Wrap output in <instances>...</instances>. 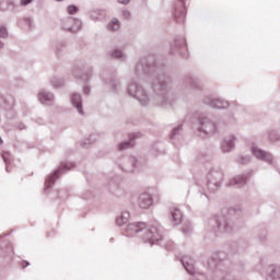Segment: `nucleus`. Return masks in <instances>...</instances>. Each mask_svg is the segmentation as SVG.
<instances>
[{"label":"nucleus","mask_w":280,"mask_h":280,"mask_svg":"<svg viewBox=\"0 0 280 280\" xmlns=\"http://www.w3.org/2000/svg\"><path fill=\"white\" fill-rule=\"evenodd\" d=\"M138 205L141 209H150L152 207V196L148 192H143L138 198Z\"/></svg>","instance_id":"f257e3e1"},{"label":"nucleus","mask_w":280,"mask_h":280,"mask_svg":"<svg viewBox=\"0 0 280 280\" xmlns=\"http://www.w3.org/2000/svg\"><path fill=\"white\" fill-rule=\"evenodd\" d=\"M145 226V223H132L127 226L125 235L127 237H132L139 233V231H143V228Z\"/></svg>","instance_id":"f03ea898"},{"label":"nucleus","mask_w":280,"mask_h":280,"mask_svg":"<svg viewBox=\"0 0 280 280\" xmlns=\"http://www.w3.org/2000/svg\"><path fill=\"white\" fill-rule=\"evenodd\" d=\"M145 240L150 244H154L155 242H159L161 240V234L159 233V230L156 228L149 229L145 234Z\"/></svg>","instance_id":"7ed1b4c3"},{"label":"nucleus","mask_w":280,"mask_h":280,"mask_svg":"<svg viewBox=\"0 0 280 280\" xmlns=\"http://www.w3.org/2000/svg\"><path fill=\"white\" fill-rule=\"evenodd\" d=\"M72 104L75 106L80 115H82V97L80 94L72 95Z\"/></svg>","instance_id":"20e7f679"},{"label":"nucleus","mask_w":280,"mask_h":280,"mask_svg":"<svg viewBox=\"0 0 280 280\" xmlns=\"http://www.w3.org/2000/svg\"><path fill=\"white\" fill-rule=\"evenodd\" d=\"M52 98L54 96H51V94H47L45 92H40L38 94V100L39 102H42V104H46V102H51Z\"/></svg>","instance_id":"39448f33"},{"label":"nucleus","mask_w":280,"mask_h":280,"mask_svg":"<svg viewBox=\"0 0 280 280\" xmlns=\"http://www.w3.org/2000/svg\"><path fill=\"white\" fill-rule=\"evenodd\" d=\"M172 215H173V220H174L175 224H178V222H180L183 220V213H180V210H178V209H175L172 212Z\"/></svg>","instance_id":"423d86ee"},{"label":"nucleus","mask_w":280,"mask_h":280,"mask_svg":"<svg viewBox=\"0 0 280 280\" xmlns=\"http://www.w3.org/2000/svg\"><path fill=\"white\" fill-rule=\"evenodd\" d=\"M252 152L257 159H266V156H268V154L260 149H253Z\"/></svg>","instance_id":"0eeeda50"},{"label":"nucleus","mask_w":280,"mask_h":280,"mask_svg":"<svg viewBox=\"0 0 280 280\" xmlns=\"http://www.w3.org/2000/svg\"><path fill=\"white\" fill-rule=\"evenodd\" d=\"M2 159L7 165V172H10V152H2Z\"/></svg>","instance_id":"6e6552de"},{"label":"nucleus","mask_w":280,"mask_h":280,"mask_svg":"<svg viewBox=\"0 0 280 280\" xmlns=\"http://www.w3.org/2000/svg\"><path fill=\"white\" fill-rule=\"evenodd\" d=\"M108 28L112 32H117V30H119V21L118 20H112V22L109 23Z\"/></svg>","instance_id":"1a4fd4ad"},{"label":"nucleus","mask_w":280,"mask_h":280,"mask_svg":"<svg viewBox=\"0 0 280 280\" xmlns=\"http://www.w3.org/2000/svg\"><path fill=\"white\" fill-rule=\"evenodd\" d=\"M10 5H12V4L7 0L0 1V10L2 12H5V10H8V8H10Z\"/></svg>","instance_id":"9d476101"},{"label":"nucleus","mask_w":280,"mask_h":280,"mask_svg":"<svg viewBox=\"0 0 280 280\" xmlns=\"http://www.w3.org/2000/svg\"><path fill=\"white\" fill-rule=\"evenodd\" d=\"M212 106H214V108H226V103L222 104L220 100H214Z\"/></svg>","instance_id":"9b49d317"},{"label":"nucleus","mask_w":280,"mask_h":280,"mask_svg":"<svg viewBox=\"0 0 280 280\" xmlns=\"http://www.w3.org/2000/svg\"><path fill=\"white\" fill-rule=\"evenodd\" d=\"M211 128H214V127H213V124H211V122H208V124H206V125H202V130H203L205 132H207V135H209L210 132H212Z\"/></svg>","instance_id":"f8f14e48"},{"label":"nucleus","mask_w":280,"mask_h":280,"mask_svg":"<svg viewBox=\"0 0 280 280\" xmlns=\"http://www.w3.org/2000/svg\"><path fill=\"white\" fill-rule=\"evenodd\" d=\"M128 148H132V144H130V142H124L118 145L119 150H126Z\"/></svg>","instance_id":"ddd939ff"},{"label":"nucleus","mask_w":280,"mask_h":280,"mask_svg":"<svg viewBox=\"0 0 280 280\" xmlns=\"http://www.w3.org/2000/svg\"><path fill=\"white\" fill-rule=\"evenodd\" d=\"M75 12H78V7H75V5H69L68 7V13L69 14H75Z\"/></svg>","instance_id":"4468645a"},{"label":"nucleus","mask_w":280,"mask_h":280,"mask_svg":"<svg viewBox=\"0 0 280 280\" xmlns=\"http://www.w3.org/2000/svg\"><path fill=\"white\" fill-rule=\"evenodd\" d=\"M5 36H8V30L0 27V38H5Z\"/></svg>","instance_id":"2eb2a0df"},{"label":"nucleus","mask_w":280,"mask_h":280,"mask_svg":"<svg viewBox=\"0 0 280 280\" xmlns=\"http://www.w3.org/2000/svg\"><path fill=\"white\" fill-rule=\"evenodd\" d=\"M226 145H228L229 148H233V143H231V142H224V143H223V150H224L225 152H229V149H224V148H226Z\"/></svg>","instance_id":"dca6fc26"},{"label":"nucleus","mask_w":280,"mask_h":280,"mask_svg":"<svg viewBox=\"0 0 280 280\" xmlns=\"http://www.w3.org/2000/svg\"><path fill=\"white\" fill-rule=\"evenodd\" d=\"M118 226H121V224H124V217H118L116 220Z\"/></svg>","instance_id":"f3484780"},{"label":"nucleus","mask_w":280,"mask_h":280,"mask_svg":"<svg viewBox=\"0 0 280 280\" xmlns=\"http://www.w3.org/2000/svg\"><path fill=\"white\" fill-rule=\"evenodd\" d=\"M114 58H121V50L114 51Z\"/></svg>","instance_id":"a211bd4d"},{"label":"nucleus","mask_w":280,"mask_h":280,"mask_svg":"<svg viewBox=\"0 0 280 280\" xmlns=\"http://www.w3.org/2000/svg\"><path fill=\"white\" fill-rule=\"evenodd\" d=\"M32 3V0H21V5H30Z\"/></svg>","instance_id":"6ab92c4d"},{"label":"nucleus","mask_w":280,"mask_h":280,"mask_svg":"<svg viewBox=\"0 0 280 280\" xmlns=\"http://www.w3.org/2000/svg\"><path fill=\"white\" fill-rule=\"evenodd\" d=\"M56 176H58V172L52 177L49 178L48 183H54V178H56Z\"/></svg>","instance_id":"aec40b11"},{"label":"nucleus","mask_w":280,"mask_h":280,"mask_svg":"<svg viewBox=\"0 0 280 280\" xmlns=\"http://www.w3.org/2000/svg\"><path fill=\"white\" fill-rule=\"evenodd\" d=\"M119 3H124L126 5V3H129L130 0H118Z\"/></svg>","instance_id":"412c9836"},{"label":"nucleus","mask_w":280,"mask_h":280,"mask_svg":"<svg viewBox=\"0 0 280 280\" xmlns=\"http://www.w3.org/2000/svg\"><path fill=\"white\" fill-rule=\"evenodd\" d=\"M126 14H127V15H130V13H129V12H125V13H124V15H125V16H126Z\"/></svg>","instance_id":"4be33fe9"},{"label":"nucleus","mask_w":280,"mask_h":280,"mask_svg":"<svg viewBox=\"0 0 280 280\" xmlns=\"http://www.w3.org/2000/svg\"><path fill=\"white\" fill-rule=\"evenodd\" d=\"M182 19H183V20L185 19V13H182Z\"/></svg>","instance_id":"5701e85b"},{"label":"nucleus","mask_w":280,"mask_h":280,"mask_svg":"<svg viewBox=\"0 0 280 280\" xmlns=\"http://www.w3.org/2000/svg\"><path fill=\"white\" fill-rule=\"evenodd\" d=\"M1 47H3V44L0 43V49H1Z\"/></svg>","instance_id":"b1692460"},{"label":"nucleus","mask_w":280,"mask_h":280,"mask_svg":"<svg viewBox=\"0 0 280 280\" xmlns=\"http://www.w3.org/2000/svg\"><path fill=\"white\" fill-rule=\"evenodd\" d=\"M57 1H62V0H57Z\"/></svg>","instance_id":"393cba45"}]
</instances>
